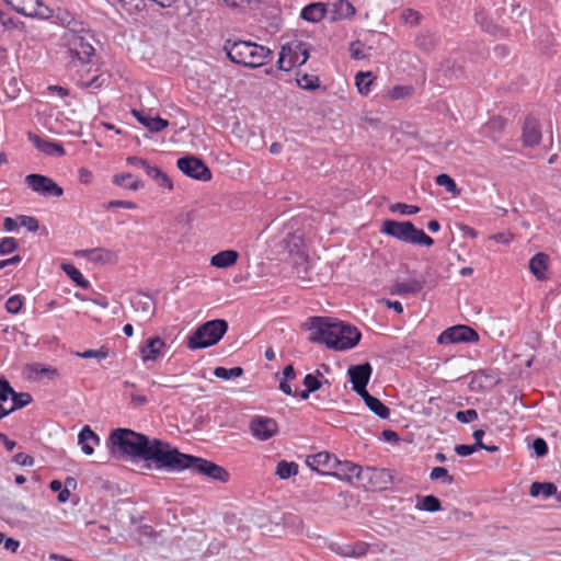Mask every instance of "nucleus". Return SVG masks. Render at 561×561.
Returning <instances> with one entry per match:
<instances>
[{
    "instance_id": "a19ab883",
    "label": "nucleus",
    "mask_w": 561,
    "mask_h": 561,
    "mask_svg": "<svg viewBox=\"0 0 561 561\" xmlns=\"http://www.w3.org/2000/svg\"><path fill=\"white\" fill-rule=\"evenodd\" d=\"M435 182L437 185L445 187L448 193L454 195L459 194L460 192L455 180L448 174L442 173L437 175Z\"/></svg>"
},
{
    "instance_id": "39448f33",
    "label": "nucleus",
    "mask_w": 561,
    "mask_h": 561,
    "mask_svg": "<svg viewBox=\"0 0 561 561\" xmlns=\"http://www.w3.org/2000/svg\"><path fill=\"white\" fill-rule=\"evenodd\" d=\"M380 231L407 243L425 247L434 244V240L422 229H417L411 221L387 219L382 222Z\"/></svg>"
},
{
    "instance_id": "13d9d810",
    "label": "nucleus",
    "mask_w": 561,
    "mask_h": 561,
    "mask_svg": "<svg viewBox=\"0 0 561 561\" xmlns=\"http://www.w3.org/2000/svg\"><path fill=\"white\" fill-rule=\"evenodd\" d=\"M104 82H105V79L102 76H93V78H91L89 80L81 79L79 81V84L83 88L98 89V88L102 87Z\"/></svg>"
},
{
    "instance_id": "37998d69",
    "label": "nucleus",
    "mask_w": 561,
    "mask_h": 561,
    "mask_svg": "<svg viewBox=\"0 0 561 561\" xmlns=\"http://www.w3.org/2000/svg\"><path fill=\"white\" fill-rule=\"evenodd\" d=\"M19 242L13 237H4L0 239V255H8L16 251Z\"/></svg>"
},
{
    "instance_id": "0eeeda50",
    "label": "nucleus",
    "mask_w": 561,
    "mask_h": 561,
    "mask_svg": "<svg viewBox=\"0 0 561 561\" xmlns=\"http://www.w3.org/2000/svg\"><path fill=\"white\" fill-rule=\"evenodd\" d=\"M309 58V45L302 41H293L282 46L277 68L289 71L302 66Z\"/></svg>"
},
{
    "instance_id": "6e6d98bb",
    "label": "nucleus",
    "mask_w": 561,
    "mask_h": 561,
    "mask_svg": "<svg viewBox=\"0 0 561 561\" xmlns=\"http://www.w3.org/2000/svg\"><path fill=\"white\" fill-rule=\"evenodd\" d=\"M328 548L340 557L350 558V545H341L333 541L328 545Z\"/></svg>"
},
{
    "instance_id": "8fccbe9b",
    "label": "nucleus",
    "mask_w": 561,
    "mask_h": 561,
    "mask_svg": "<svg viewBox=\"0 0 561 561\" xmlns=\"http://www.w3.org/2000/svg\"><path fill=\"white\" fill-rule=\"evenodd\" d=\"M369 545L364 541H357L350 545V558H360L368 552Z\"/></svg>"
},
{
    "instance_id": "603ef678",
    "label": "nucleus",
    "mask_w": 561,
    "mask_h": 561,
    "mask_svg": "<svg viewBox=\"0 0 561 561\" xmlns=\"http://www.w3.org/2000/svg\"><path fill=\"white\" fill-rule=\"evenodd\" d=\"M412 93V88L408 85H396L389 91V96L392 100L403 99Z\"/></svg>"
},
{
    "instance_id": "58836bf2",
    "label": "nucleus",
    "mask_w": 561,
    "mask_h": 561,
    "mask_svg": "<svg viewBox=\"0 0 561 561\" xmlns=\"http://www.w3.org/2000/svg\"><path fill=\"white\" fill-rule=\"evenodd\" d=\"M12 405L11 408L7 409L9 411V414L18 409L24 408L27 404L32 402V396L27 392H15L13 390V393L10 396Z\"/></svg>"
},
{
    "instance_id": "f704fd0d",
    "label": "nucleus",
    "mask_w": 561,
    "mask_h": 561,
    "mask_svg": "<svg viewBox=\"0 0 561 561\" xmlns=\"http://www.w3.org/2000/svg\"><path fill=\"white\" fill-rule=\"evenodd\" d=\"M374 79L375 78L370 71L358 72L355 76V84L362 95H368L370 93Z\"/></svg>"
},
{
    "instance_id": "ea45409f",
    "label": "nucleus",
    "mask_w": 561,
    "mask_h": 561,
    "mask_svg": "<svg viewBox=\"0 0 561 561\" xmlns=\"http://www.w3.org/2000/svg\"><path fill=\"white\" fill-rule=\"evenodd\" d=\"M474 16L477 23H479L485 32L494 34L497 31V24L492 19H489L482 10L477 11Z\"/></svg>"
},
{
    "instance_id": "c9c22d12",
    "label": "nucleus",
    "mask_w": 561,
    "mask_h": 561,
    "mask_svg": "<svg viewBox=\"0 0 561 561\" xmlns=\"http://www.w3.org/2000/svg\"><path fill=\"white\" fill-rule=\"evenodd\" d=\"M124 389H125L126 393H128V397H129L131 403L134 404V407L139 408V407L145 405L148 402L147 397L136 389L135 383L126 380V381H124Z\"/></svg>"
},
{
    "instance_id": "1a4fd4ad",
    "label": "nucleus",
    "mask_w": 561,
    "mask_h": 561,
    "mask_svg": "<svg viewBox=\"0 0 561 561\" xmlns=\"http://www.w3.org/2000/svg\"><path fill=\"white\" fill-rule=\"evenodd\" d=\"M176 167L186 176L197 181L207 182L211 180V172L203 160L188 156L178 159Z\"/></svg>"
},
{
    "instance_id": "0e129e2a",
    "label": "nucleus",
    "mask_w": 561,
    "mask_h": 561,
    "mask_svg": "<svg viewBox=\"0 0 561 561\" xmlns=\"http://www.w3.org/2000/svg\"><path fill=\"white\" fill-rule=\"evenodd\" d=\"M478 449L472 445H456L455 446V453L460 457H467L476 453Z\"/></svg>"
},
{
    "instance_id": "ddd939ff",
    "label": "nucleus",
    "mask_w": 561,
    "mask_h": 561,
    "mask_svg": "<svg viewBox=\"0 0 561 561\" xmlns=\"http://www.w3.org/2000/svg\"><path fill=\"white\" fill-rule=\"evenodd\" d=\"M371 373L373 368L369 363L351 366L348 368L347 374L353 385L352 389L358 396H363V393L368 392L366 387L369 382Z\"/></svg>"
},
{
    "instance_id": "f257e3e1",
    "label": "nucleus",
    "mask_w": 561,
    "mask_h": 561,
    "mask_svg": "<svg viewBox=\"0 0 561 561\" xmlns=\"http://www.w3.org/2000/svg\"><path fill=\"white\" fill-rule=\"evenodd\" d=\"M111 443L122 455L145 462L146 469L181 472L190 469L216 481L229 479L227 470L207 459L183 454L169 442L150 438L145 434L128 428H116L111 433Z\"/></svg>"
},
{
    "instance_id": "bb28decb",
    "label": "nucleus",
    "mask_w": 561,
    "mask_h": 561,
    "mask_svg": "<svg viewBox=\"0 0 561 561\" xmlns=\"http://www.w3.org/2000/svg\"><path fill=\"white\" fill-rule=\"evenodd\" d=\"M423 282L419 279H409L399 282L393 286L392 294L410 295L417 294L423 289Z\"/></svg>"
},
{
    "instance_id": "cd10ccee",
    "label": "nucleus",
    "mask_w": 561,
    "mask_h": 561,
    "mask_svg": "<svg viewBox=\"0 0 561 561\" xmlns=\"http://www.w3.org/2000/svg\"><path fill=\"white\" fill-rule=\"evenodd\" d=\"M415 508L428 513H435L442 510L440 501L434 495L417 496Z\"/></svg>"
},
{
    "instance_id": "473e14b6",
    "label": "nucleus",
    "mask_w": 561,
    "mask_h": 561,
    "mask_svg": "<svg viewBox=\"0 0 561 561\" xmlns=\"http://www.w3.org/2000/svg\"><path fill=\"white\" fill-rule=\"evenodd\" d=\"M299 466L295 461L280 460L276 466L275 474L286 480L298 474Z\"/></svg>"
},
{
    "instance_id": "a211bd4d",
    "label": "nucleus",
    "mask_w": 561,
    "mask_h": 561,
    "mask_svg": "<svg viewBox=\"0 0 561 561\" xmlns=\"http://www.w3.org/2000/svg\"><path fill=\"white\" fill-rule=\"evenodd\" d=\"M131 114L139 124L145 126L151 133H159L169 126V121L158 115L152 116L144 110H133Z\"/></svg>"
},
{
    "instance_id": "c85d7f7f",
    "label": "nucleus",
    "mask_w": 561,
    "mask_h": 561,
    "mask_svg": "<svg viewBox=\"0 0 561 561\" xmlns=\"http://www.w3.org/2000/svg\"><path fill=\"white\" fill-rule=\"evenodd\" d=\"M51 22L67 26L68 30L72 28V27H77V26H79V27L83 26L82 23H78L75 20L73 15L69 11L61 10L59 8L58 9L55 8Z\"/></svg>"
},
{
    "instance_id": "c03bdc74",
    "label": "nucleus",
    "mask_w": 561,
    "mask_h": 561,
    "mask_svg": "<svg viewBox=\"0 0 561 561\" xmlns=\"http://www.w3.org/2000/svg\"><path fill=\"white\" fill-rule=\"evenodd\" d=\"M431 480H443L444 483L450 485L454 483V477L448 473L444 467H435L430 473Z\"/></svg>"
},
{
    "instance_id": "5701e85b",
    "label": "nucleus",
    "mask_w": 561,
    "mask_h": 561,
    "mask_svg": "<svg viewBox=\"0 0 561 561\" xmlns=\"http://www.w3.org/2000/svg\"><path fill=\"white\" fill-rule=\"evenodd\" d=\"M548 260V255L542 252L536 253L529 260V270L538 280H545L547 278Z\"/></svg>"
},
{
    "instance_id": "338daca9",
    "label": "nucleus",
    "mask_w": 561,
    "mask_h": 561,
    "mask_svg": "<svg viewBox=\"0 0 561 561\" xmlns=\"http://www.w3.org/2000/svg\"><path fill=\"white\" fill-rule=\"evenodd\" d=\"M513 238L514 237L511 232H497L490 237V239L502 244H510L513 241Z\"/></svg>"
},
{
    "instance_id": "c756f323",
    "label": "nucleus",
    "mask_w": 561,
    "mask_h": 561,
    "mask_svg": "<svg viewBox=\"0 0 561 561\" xmlns=\"http://www.w3.org/2000/svg\"><path fill=\"white\" fill-rule=\"evenodd\" d=\"M529 494L534 497L542 495L545 499H548L557 494V485L552 482H533Z\"/></svg>"
},
{
    "instance_id": "de8ad7c7",
    "label": "nucleus",
    "mask_w": 561,
    "mask_h": 561,
    "mask_svg": "<svg viewBox=\"0 0 561 561\" xmlns=\"http://www.w3.org/2000/svg\"><path fill=\"white\" fill-rule=\"evenodd\" d=\"M392 213H399L401 215H415L420 211V207L415 205H409L404 203H396L390 206Z\"/></svg>"
},
{
    "instance_id": "052dcab7",
    "label": "nucleus",
    "mask_w": 561,
    "mask_h": 561,
    "mask_svg": "<svg viewBox=\"0 0 561 561\" xmlns=\"http://www.w3.org/2000/svg\"><path fill=\"white\" fill-rule=\"evenodd\" d=\"M13 462L22 467H32L34 465V459L25 453H18L13 457Z\"/></svg>"
},
{
    "instance_id": "bf43d9fd",
    "label": "nucleus",
    "mask_w": 561,
    "mask_h": 561,
    "mask_svg": "<svg viewBox=\"0 0 561 561\" xmlns=\"http://www.w3.org/2000/svg\"><path fill=\"white\" fill-rule=\"evenodd\" d=\"M533 450L538 457H543L548 453V445L543 438H536L533 442Z\"/></svg>"
},
{
    "instance_id": "e2e57ef3",
    "label": "nucleus",
    "mask_w": 561,
    "mask_h": 561,
    "mask_svg": "<svg viewBox=\"0 0 561 561\" xmlns=\"http://www.w3.org/2000/svg\"><path fill=\"white\" fill-rule=\"evenodd\" d=\"M136 207H137V205L134 202H130V201H119V199L111 201L106 205L107 209H111V208L135 209Z\"/></svg>"
},
{
    "instance_id": "4be33fe9",
    "label": "nucleus",
    "mask_w": 561,
    "mask_h": 561,
    "mask_svg": "<svg viewBox=\"0 0 561 561\" xmlns=\"http://www.w3.org/2000/svg\"><path fill=\"white\" fill-rule=\"evenodd\" d=\"M327 12L325 2H309L300 13V16L312 23L321 21Z\"/></svg>"
},
{
    "instance_id": "f8f14e48",
    "label": "nucleus",
    "mask_w": 561,
    "mask_h": 561,
    "mask_svg": "<svg viewBox=\"0 0 561 561\" xmlns=\"http://www.w3.org/2000/svg\"><path fill=\"white\" fill-rule=\"evenodd\" d=\"M18 13L25 16L48 20L51 22L55 8L47 5V2H19L13 5Z\"/></svg>"
},
{
    "instance_id": "680f3d73",
    "label": "nucleus",
    "mask_w": 561,
    "mask_h": 561,
    "mask_svg": "<svg viewBox=\"0 0 561 561\" xmlns=\"http://www.w3.org/2000/svg\"><path fill=\"white\" fill-rule=\"evenodd\" d=\"M3 543L5 550L15 552L20 547V542L13 538H7L4 534L0 533V545Z\"/></svg>"
},
{
    "instance_id": "6e6552de",
    "label": "nucleus",
    "mask_w": 561,
    "mask_h": 561,
    "mask_svg": "<svg viewBox=\"0 0 561 561\" xmlns=\"http://www.w3.org/2000/svg\"><path fill=\"white\" fill-rule=\"evenodd\" d=\"M24 183L34 193L45 197H60L64 194V190L50 178L32 173L25 176Z\"/></svg>"
},
{
    "instance_id": "6ab92c4d",
    "label": "nucleus",
    "mask_w": 561,
    "mask_h": 561,
    "mask_svg": "<svg viewBox=\"0 0 561 561\" xmlns=\"http://www.w3.org/2000/svg\"><path fill=\"white\" fill-rule=\"evenodd\" d=\"M133 309L141 316L144 321H148L154 313V304L150 296L136 294L131 297Z\"/></svg>"
},
{
    "instance_id": "3c124183",
    "label": "nucleus",
    "mask_w": 561,
    "mask_h": 561,
    "mask_svg": "<svg viewBox=\"0 0 561 561\" xmlns=\"http://www.w3.org/2000/svg\"><path fill=\"white\" fill-rule=\"evenodd\" d=\"M456 420L460 423H471L478 419V412L474 409H468L456 412Z\"/></svg>"
},
{
    "instance_id": "864d4df0",
    "label": "nucleus",
    "mask_w": 561,
    "mask_h": 561,
    "mask_svg": "<svg viewBox=\"0 0 561 561\" xmlns=\"http://www.w3.org/2000/svg\"><path fill=\"white\" fill-rule=\"evenodd\" d=\"M401 16H402V20L404 21V23L410 24V25H415L421 20L420 12H417V11H415L413 9H405L402 12Z\"/></svg>"
},
{
    "instance_id": "7c9ffc66",
    "label": "nucleus",
    "mask_w": 561,
    "mask_h": 561,
    "mask_svg": "<svg viewBox=\"0 0 561 561\" xmlns=\"http://www.w3.org/2000/svg\"><path fill=\"white\" fill-rule=\"evenodd\" d=\"M61 270L77 286L83 289H87L90 286L89 280L84 278L82 273L73 264L62 263Z\"/></svg>"
},
{
    "instance_id": "2f4dec72",
    "label": "nucleus",
    "mask_w": 561,
    "mask_h": 561,
    "mask_svg": "<svg viewBox=\"0 0 561 561\" xmlns=\"http://www.w3.org/2000/svg\"><path fill=\"white\" fill-rule=\"evenodd\" d=\"M28 370L37 379L47 378L48 380H53L59 376V373L56 368L39 363H34L30 365Z\"/></svg>"
},
{
    "instance_id": "412c9836",
    "label": "nucleus",
    "mask_w": 561,
    "mask_h": 561,
    "mask_svg": "<svg viewBox=\"0 0 561 561\" xmlns=\"http://www.w3.org/2000/svg\"><path fill=\"white\" fill-rule=\"evenodd\" d=\"M30 139L32 140L35 148L45 154L57 157H62L66 154L62 145L57 141L43 139L36 135H31Z\"/></svg>"
},
{
    "instance_id": "dca6fc26",
    "label": "nucleus",
    "mask_w": 561,
    "mask_h": 561,
    "mask_svg": "<svg viewBox=\"0 0 561 561\" xmlns=\"http://www.w3.org/2000/svg\"><path fill=\"white\" fill-rule=\"evenodd\" d=\"M165 342L159 337H149L145 345L140 347V357L142 362H157L164 355Z\"/></svg>"
},
{
    "instance_id": "9d476101",
    "label": "nucleus",
    "mask_w": 561,
    "mask_h": 561,
    "mask_svg": "<svg viewBox=\"0 0 561 561\" xmlns=\"http://www.w3.org/2000/svg\"><path fill=\"white\" fill-rule=\"evenodd\" d=\"M479 341V334L468 325H454L444 330L437 337L438 344L447 343H476Z\"/></svg>"
},
{
    "instance_id": "aec40b11",
    "label": "nucleus",
    "mask_w": 561,
    "mask_h": 561,
    "mask_svg": "<svg viewBox=\"0 0 561 561\" xmlns=\"http://www.w3.org/2000/svg\"><path fill=\"white\" fill-rule=\"evenodd\" d=\"M99 444V435L94 433L89 425L83 426L78 434V445L81 447V451L90 456L94 453V447Z\"/></svg>"
},
{
    "instance_id": "09e8293b",
    "label": "nucleus",
    "mask_w": 561,
    "mask_h": 561,
    "mask_svg": "<svg viewBox=\"0 0 561 561\" xmlns=\"http://www.w3.org/2000/svg\"><path fill=\"white\" fill-rule=\"evenodd\" d=\"M350 53L351 57L356 60H360L367 57V54L365 51V45L359 41L351 43Z\"/></svg>"
},
{
    "instance_id": "423d86ee",
    "label": "nucleus",
    "mask_w": 561,
    "mask_h": 561,
    "mask_svg": "<svg viewBox=\"0 0 561 561\" xmlns=\"http://www.w3.org/2000/svg\"><path fill=\"white\" fill-rule=\"evenodd\" d=\"M228 330V323L222 319H215L199 325L188 336L187 347L190 350L206 348L217 344Z\"/></svg>"
},
{
    "instance_id": "5fc2aeb1",
    "label": "nucleus",
    "mask_w": 561,
    "mask_h": 561,
    "mask_svg": "<svg viewBox=\"0 0 561 561\" xmlns=\"http://www.w3.org/2000/svg\"><path fill=\"white\" fill-rule=\"evenodd\" d=\"M321 381L317 376L312 374H307L304 378V386L308 389V391H317L321 388Z\"/></svg>"
},
{
    "instance_id": "b1692460",
    "label": "nucleus",
    "mask_w": 561,
    "mask_h": 561,
    "mask_svg": "<svg viewBox=\"0 0 561 561\" xmlns=\"http://www.w3.org/2000/svg\"><path fill=\"white\" fill-rule=\"evenodd\" d=\"M359 397L364 400L366 407L377 416H379L382 420L389 419L390 409L378 398L369 394V392H365L363 393V396Z\"/></svg>"
},
{
    "instance_id": "4d7b16f0",
    "label": "nucleus",
    "mask_w": 561,
    "mask_h": 561,
    "mask_svg": "<svg viewBox=\"0 0 561 561\" xmlns=\"http://www.w3.org/2000/svg\"><path fill=\"white\" fill-rule=\"evenodd\" d=\"M12 393L13 388L10 386L9 381L0 377V401L5 402Z\"/></svg>"
},
{
    "instance_id": "774afa93",
    "label": "nucleus",
    "mask_w": 561,
    "mask_h": 561,
    "mask_svg": "<svg viewBox=\"0 0 561 561\" xmlns=\"http://www.w3.org/2000/svg\"><path fill=\"white\" fill-rule=\"evenodd\" d=\"M127 161V164L131 165V167H135V168H139V169H145L147 167V164L149 163L147 160L142 159V158H139V157H136V156H131V157H128L126 159Z\"/></svg>"
},
{
    "instance_id": "69168bd1",
    "label": "nucleus",
    "mask_w": 561,
    "mask_h": 561,
    "mask_svg": "<svg viewBox=\"0 0 561 561\" xmlns=\"http://www.w3.org/2000/svg\"><path fill=\"white\" fill-rule=\"evenodd\" d=\"M154 181L162 188H167V190L173 188V183H172L171 179L162 170L159 173V175L156 178Z\"/></svg>"
},
{
    "instance_id": "7ed1b4c3",
    "label": "nucleus",
    "mask_w": 561,
    "mask_h": 561,
    "mask_svg": "<svg viewBox=\"0 0 561 561\" xmlns=\"http://www.w3.org/2000/svg\"><path fill=\"white\" fill-rule=\"evenodd\" d=\"M224 50L231 62L248 68H259L272 57V50L250 41L226 39Z\"/></svg>"
},
{
    "instance_id": "a18cd8bd",
    "label": "nucleus",
    "mask_w": 561,
    "mask_h": 561,
    "mask_svg": "<svg viewBox=\"0 0 561 561\" xmlns=\"http://www.w3.org/2000/svg\"><path fill=\"white\" fill-rule=\"evenodd\" d=\"M19 225L30 232H36L39 229L37 218L27 215L18 216Z\"/></svg>"
},
{
    "instance_id": "20e7f679",
    "label": "nucleus",
    "mask_w": 561,
    "mask_h": 561,
    "mask_svg": "<svg viewBox=\"0 0 561 561\" xmlns=\"http://www.w3.org/2000/svg\"><path fill=\"white\" fill-rule=\"evenodd\" d=\"M87 35H89V31H85L83 26L69 28L62 35L70 62L75 66L87 65L94 56L95 49Z\"/></svg>"
},
{
    "instance_id": "a878e982",
    "label": "nucleus",
    "mask_w": 561,
    "mask_h": 561,
    "mask_svg": "<svg viewBox=\"0 0 561 561\" xmlns=\"http://www.w3.org/2000/svg\"><path fill=\"white\" fill-rule=\"evenodd\" d=\"M112 182L121 187L137 191L142 187V182L134 178V175L129 172L115 174L112 179Z\"/></svg>"
},
{
    "instance_id": "2eb2a0df",
    "label": "nucleus",
    "mask_w": 561,
    "mask_h": 561,
    "mask_svg": "<svg viewBox=\"0 0 561 561\" xmlns=\"http://www.w3.org/2000/svg\"><path fill=\"white\" fill-rule=\"evenodd\" d=\"M332 477L336 479L347 482L354 483V481L360 480V476L363 473V468L352 461L344 460L341 461L336 458V466L333 468Z\"/></svg>"
},
{
    "instance_id": "49530a36",
    "label": "nucleus",
    "mask_w": 561,
    "mask_h": 561,
    "mask_svg": "<svg viewBox=\"0 0 561 561\" xmlns=\"http://www.w3.org/2000/svg\"><path fill=\"white\" fill-rule=\"evenodd\" d=\"M23 297L20 295L11 296L5 301V310L9 313L16 314L21 311L23 307Z\"/></svg>"
},
{
    "instance_id": "4c0bfd02",
    "label": "nucleus",
    "mask_w": 561,
    "mask_h": 561,
    "mask_svg": "<svg viewBox=\"0 0 561 561\" xmlns=\"http://www.w3.org/2000/svg\"><path fill=\"white\" fill-rule=\"evenodd\" d=\"M242 375L243 369L239 366L232 368L219 366L214 369V376L222 380H231L233 378L241 377Z\"/></svg>"
},
{
    "instance_id": "393cba45",
    "label": "nucleus",
    "mask_w": 561,
    "mask_h": 561,
    "mask_svg": "<svg viewBox=\"0 0 561 561\" xmlns=\"http://www.w3.org/2000/svg\"><path fill=\"white\" fill-rule=\"evenodd\" d=\"M238 257L239 254L237 251L225 250L213 255L210 259V264L217 268H227L233 265L237 262Z\"/></svg>"
},
{
    "instance_id": "f3484780",
    "label": "nucleus",
    "mask_w": 561,
    "mask_h": 561,
    "mask_svg": "<svg viewBox=\"0 0 561 561\" xmlns=\"http://www.w3.org/2000/svg\"><path fill=\"white\" fill-rule=\"evenodd\" d=\"M541 138L542 134L539 121L531 116L526 117L522 133L523 145L526 147L538 146L541 141Z\"/></svg>"
},
{
    "instance_id": "4468645a",
    "label": "nucleus",
    "mask_w": 561,
    "mask_h": 561,
    "mask_svg": "<svg viewBox=\"0 0 561 561\" xmlns=\"http://www.w3.org/2000/svg\"><path fill=\"white\" fill-rule=\"evenodd\" d=\"M306 465L323 476H331L334 466H336V457L328 451H321L314 455H309L306 458Z\"/></svg>"
},
{
    "instance_id": "79ce46f5",
    "label": "nucleus",
    "mask_w": 561,
    "mask_h": 561,
    "mask_svg": "<svg viewBox=\"0 0 561 561\" xmlns=\"http://www.w3.org/2000/svg\"><path fill=\"white\" fill-rule=\"evenodd\" d=\"M76 356L84 359L96 358L99 360H102L108 357V350L102 346L99 350H85L82 352H76Z\"/></svg>"
},
{
    "instance_id": "72a5a7b5",
    "label": "nucleus",
    "mask_w": 561,
    "mask_h": 561,
    "mask_svg": "<svg viewBox=\"0 0 561 561\" xmlns=\"http://www.w3.org/2000/svg\"><path fill=\"white\" fill-rule=\"evenodd\" d=\"M438 43V39L434 33H431L428 31L421 32L416 38L415 44L416 46L424 50V51H432Z\"/></svg>"
},
{
    "instance_id": "f03ea898",
    "label": "nucleus",
    "mask_w": 561,
    "mask_h": 561,
    "mask_svg": "<svg viewBox=\"0 0 561 561\" xmlns=\"http://www.w3.org/2000/svg\"><path fill=\"white\" fill-rule=\"evenodd\" d=\"M308 329L311 331L309 337L311 342L324 344L334 351L351 350L358 344L362 337L356 327L330 317L309 318Z\"/></svg>"
},
{
    "instance_id": "9b49d317",
    "label": "nucleus",
    "mask_w": 561,
    "mask_h": 561,
    "mask_svg": "<svg viewBox=\"0 0 561 561\" xmlns=\"http://www.w3.org/2000/svg\"><path fill=\"white\" fill-rule=\"evenodd\" d=\"M249 430L254 438L265 442L277 434L278 425L272 417L255 415L250 421Z\"/></svg>"
},
{
    "instance_id": "e433bc0d",
    "label": "nucleus",
    "mask_w": 561,
    "mask_h": 561,
    "mask_svg": "<svg viewBox=\"0 0 561 561\" xmlns=\"http://www.w3.org/2000/svg\"><path fill=\"white\" fill-rule=\"evenodd\" d=\"M296 81L301 89L308 91H314L320 87L319 77L314 75H298Z\"/></svg>"
}]
</instances>
